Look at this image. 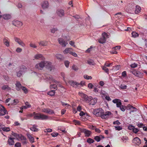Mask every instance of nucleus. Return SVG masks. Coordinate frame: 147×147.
Returning <instances> with one entry per match:
<instances>
[{
    "mask_svg": "<svg viewBox=\"0 0 147 147\" xmlns=\"http://www.w3.org/2000/svg\"><path fill=\"white\" fill-rule=\"evenodd\" d=\"M127 107L130 110V112H134L136 111L137 109L135 107L132 106L130 105H128L127 106Z\"/></svg>",
    "mask_w": 147,
    "mask_h": 147,
    "instance_id": "obj_27",
    "label": "nucleus"
},
{
    "mask_svg": "<svg viewBox=\"0 0 147 147\" xmlns=\"http://www.w3.org/2000/svg\"><path fill=\"white\" fill-rule=\"evenodd\" d=\"M34 119H41L42 120H46L49 119V117L47 115L40 113H36L34 112Z\"/></svg>",
    "mask_w": 147,
    "mask_h": 147,
    "instance_id": "obj_1",
    "label": "nucleus"
},
{
    "mask_svg": "<svg viewBox=\"0 0 147 147\" xmlns=\"http://www.w3.org/2000/svg\"><path fill=\"white\" fill-rule=\"evenodd\" d=\"M18 44L22 47H24L25 45V43L22 40L19 42Z\"/></svg>",
    "mask_w": 147,
    "mask_h": 147,
    "instance_id": "obj_50",
    "label": "nucleus"
},
{
    "mask_svg": "<svg viewBox=\"0 0 147 147\" xmlns=\"http://www.w3.org/2000/svg\"><path fill=\"white\" fill-rule=\"evenodd\" d=\"M137 65H138L137 64L134 63L131 64V65H130V66L131 68H134L136 67L137 66Z\"/></svg>",
    "mask_w": 147,
    "mask_h": 147,
    "instance_id": "obj_51",
    "label": "nucleus"
},
{
    "mask_svg": "<svg viewBox=\"0 0 147 147\" xmlns=\"http://www.w3.org/2000/svg\"><path fill=\"white\" fill-rule=\"evenodd\" d=\"M22 49L20 48V47H18L16 50V51L18 53H20L22 51Z\"/></svg>",
    "mask_w": 147,
    "mask_h": 147,
    "instance_id": "obj_61",
    "label": "nucleus"
},
{
    "mask_svg": "<svg viewBox=\"0 0 147 147\" xmlns=\"http://www.w3.org/2000/svg\"><path fill=\"white\" fill-rule=\"evenodd\" d=\"M30 46L31 47L35 48H36L37 47V46L35 44H34L32 43H31L30 44Z\"/></svg>",
    "mask_w": 147,
    "mask_h": 147,
    "instance_id": "obj_54",
    "label": "nucleus"
},
{
    "mask_svg": "<svg viewBox=\"0 0 147 147\" xmlns=\"http://www.w3.org/2000/svg\"><path fill=\"white\" fill-rule=\"evenodd\" d=\"M81 132L84 133L85 134V136L88 137L90 135L91 132V131L86 130V129H83L81 130Z\"/></svg>",
    "mask_w": 147,
    "mask_h": 147,
    "instance_id": "obj_20",
    "label": "nucleus"
},
{
    "mask_svg": "<svg viewBox=\"0 0 147 147\" xmlns=\"http://www.w3.org/2000/svg\"><path fill=\"white\" fill-rule=\"evenodd\" d=\"M119 88L121 89H126L127 88V86L125 84H121Z\"/></svg>",
    "mask_w": 147,
    "mask_h": 147,
    "instance_id": "obj_41",
    "label": "nucleus"
},
{
    "mask_svg": "<svg viewBox=\"0 0 147 147\" xmlns=\"http://www.w3.org/2000/svg\"><path fill=\"white\" fill-rule=\"evenodd\" d=\"M84 77L87 80L91 79L92 78L91 76H88L87 75H84Z\"/></svg>",
    "mask_w": 147,
    "mask_h": 147,
    "instance_id": "obj_44",
    "label": "nucleus"
},
{
    "mask_svg": "<svg viewBox=\"0 0 147 147\" xmlns=\"http://www.w3.org/2000/svg\"><path fill=\"white\" fill-rule=\"evenodd\" d=\"M18 138H19L22 141L23 144H25L27 143L26 138L21 134H20Z\"/></svg>",
    "mask_w": 147,
    "mask_h": 147,
    "instance_id": "obj_11",
    "label": "nucleus"
},
{
    "mask_svg": "<svg viewBox=\"0 0 147 147\" xmlns=\"http://www.w3.org/2000/svg\"><path fill=\"white\" fill-rule=\"evenodd\" d=\"M138 127H143L144 130L147 131V127L145 126V125L142 123L138 124Z\"/></svg>",
    "mask_w": 147,
    "mask_h": 147,
    "instance_id": "obj_33",
    "label": "nucleus"
},
{
    "mask_svg": "<svg viewBox=\"0 0 147 147\" xmlns=\"http://www.w3.org/2000/svg\"><path fill=\"white\" fill-rule=\"evenodd\" d=\"M87 63L90 65H95V63L94 61L92 59H89L87 61Z\"/></svg>",
    "mask_w": 147,
    "mask_h": 147,
    "instance_id": "obj_34",
    "label": "nucleus"
},
{
    "mask_svg": "<svg viewBox=\"0 0 147 147\" xmlns=\"http://www.w3.org/2000/svg\"><path fill=\"white\" fill-rule=\"evenodd\" d=\"M16 86V89L18 91H19L20 90L22 86V85L20 82L18 81H16L15 84Z\"/></svg>",
    "mask_w": 147,
    "mask_h": 147,
    "instance_id": "obj_25",
    "label": "nucleus"
},
{
    "mask_svg": "<svg viewBox=\"0 0 147 147\" xmlns=\"http://www.w3.org/2000/svg\"><path fill=\"white\" fill-rule=\"evenodd\" d=\"M7 112V111L5 107L1 105H0V116L4 115Z\"/></svg>",
    "mask_w": 147,
    "mask_h": 147,
    "instance_id": "obj_10",
    "label": "nucleus"
},
{
    "mask_svg": "<svg viewBox=\"0 0 147 147\" xmlns=\"http://www.w3.org/2000/svg\"><path fill=\"white\" fill-rule=\"evenodd\" d=\"M42 112L49 114L54 113L53 111L49 108H44L42 110Z\"/></svg>",
    "mask_w": 147,
    "mask_h": 147,
    "instance_id": "obj_16",
    "label": "nucleus"
},
{
    "mask_svg": "<svg viewBox=\"0 0 147 147\" xmlns=\"http://www.w3.org/2000/svg\"><path fill=\"white\" fill-rule=\"evenodd\" d=\"M119 107L120 108V110L123 111H124L126 109V107L125 106L121 105Z\"/></svg>",
    "mask_w": 147,
    "mask_h": 147,
    "instance_id": "obj_46",
    "label": "nucleus"
},
{
    "mask_svg": "<svg viewBox=\"0 0 147 147\" xmlns=\"http://www.w3.org/2000/svg\"><path fill=\"white\" fill-rule=\"evenodd\" d=\"M113 63H108L107 62H106L104 64V65H105V66H106L107 67H109L110 66H112L113 65Z\"/></svg>",
    "mask_w": 147,
    "mask_h": 147,
    "instance_id": "obj_55",
    "label": "nucleus"
},
{
    "mask_svg": "<svg viewBox=\"0 0 147 147\" xmlns=\"http://www.w3.org/2000/svg\"><path fill=\"white\" fill-rule=\"evenodd\" d=\"M78 94L84 99V100L86 102H89L92 99V97H88L86 94L82 92H79Z\"/></svg>",
    "mask_w": 147,
    "mask_h": 147,
    "instance_id": "obj_3",
    "label": "nucleus"
},
{
    "mask_svg": "<svg viewBox=\"0 0 147 147\" xmlns=\"http://www.w3.org/2000/svg\"><path fill=\"white\" fill-rule=\"evenodd\" d=\"M104 111L101 108L95 109L94 111V114L96 116L101 117Z\"/></svg>",
    "mask_w": 147,
    "mask_h": 147,
    "instance_id": "obj_4",
    "label": "nucleus"
},
{
    "mask_svg": "<svg viewBox=\"0 0 147 147\" xmlns=\"http://www.w3.org/2000/svg\"><path fill=\"white\" fill-rule=\"evenodd\" d=\"M47 79L49 80V81H50V83L53 82L55 84H57V83H58V81L55 80L52 78L51 76L50 75L48 76L47 77Z\"/></svg>",
    "mask_w": 147,
    "mask_h": 147,
    "instance_id": "obj_21",
    "label": "nucleus"
},
{
    "mask_svg": "<svg viewBox=\"0 0 147 147\" xmlns=\"http://www.w3.org/2000/svg\"><path fill=\"white\" fill-rule=\"evenodd\" d=\"M2 18L4 20H8L11 18V16L9 14H5L2 15Z\"/></svg>",
    "mask_w": 147,
    "mask_h": 147,
    "instance_id": "obj_31",
    "label": "nucleus"
},
{
    "mask_svg": "<svg viewBox=\"0 0 147 147\" xmlns=\"http://www.w3.org/2000/svg\"><path fill=\"white\" fill-rule=\"evenodd\" d=\"M21 144L19 142L16 143L15 145V147H21Z\"/></svg>",
    "mask_w": 147,
    "mask_h": 147,
    "instance_id": "obj_56",
    "label": "nucleus"
},
{
    "mask_svg": "<svg viewBox=\"0 0 147 147\" xmlns=\"http://www.w3.org/2000/svg\"><path fill=\"white\" fill-rule=\"evenodd\" d=\"M34 58L36 59H41L43 60L45 59V58L41 54H38L34 56Z\"/></svg>",
    "mask_w": 147,
    "mask_h": 147,
    "instance_id": "obj_24",
    "label": "nucleus"
},
{
    "mask_svg": "<svg viewBox=\"0 0 147 147\" xmlns=\"http://www.w3.org/2000/svg\"><path fill=\"white\" fill-rule=\"evenodd\" d=\"M58 134V133L55 132H53L51 134V136L53 137L57 136Z\"/></svg>",
    "mask_w": 147,
    "mask_h": 147,
    "instance_id": "obj_64",
    "label": "nucleus"
},
{
    "mask_svg": "<svg viewBox=\"0 0 147 147\" xmlns=\"http://www.w3.org/2000/svg\"><path fill=\"white\" fill-rule=\"evenodd\" d=\"M73 51V49L70 48H66L63 52L65 54H67L68 53L71 54L72 51Z\"/></svg>",
    "mask_w": 147,
    "mask_h": 147,
    "instance_id": "obj_19",
    "label": "nucleus"
},
{
    "mask_svg": "<svg viewBox=\"0 0 147 147\" xmlns=\"http://www.w3.org/2000/svg\"><path fill=\"white\" fill-rule=\"evenodd\" d=\"M12 24L18 27H20L23 25L22 23L18 20H14L12 22Z\"/></svg>",
    "mask_w": 147,
    "mask_h": 147,
    "instance_id": "obj_12",
    "label": "nucleus"
},
{
    "mask_svg": "<svg viewBox=\"0 0 147 147\" xmlns=\"http://www.w3.org/2000/svg\"><path fill=\"white\" fill-rule=\"evenodd\" d=\"M64 64L65 66L67 67H68L69 66V62L68 61H65L64 62Z\"/></svg>",
    "mask_w": 147,
    "mask_h": 147,
    "instance_id": "obj_53",
    "label": "nucleus"
},
{
    "mask_svg": "<svg viewBox=\"0 0 147 147\" xmlns=\"http://www.w3.org/2000/svg\"><path fill=\"white\" fill-rule=\"evenodd\" d=\"M132 73L135 76H138V73L137 71L135 69H132L131 71Z\"/></svg>",
    "mask_w": 147,
    "mask_h": 147,
    "instance_id": "obj_42",
    "label": "nucleus"
},
{
    "mask_svg": "<svg viewBox=\"0 0 147 147\" xmlns=\"http://www.w3.org/2000/svg\"><path fill=\"white\" fill-rule=\"evenodd\" d=\"M25 104L27 108H30L31 107V105L28 102H25Z\"/></svg>",
    "mask_w": 147,
    "mask_h": 147,
    "instance_id": "obj_60",
    "label": "nucleus"
},
{
    "mask_svg": "<svg viewBox=\"0 0 147 147\" xmlns=\"http://www.w3.org/2000/svg\"><path fill=\"white\" fill-rule=\"evenodd\" d=\"M11 134L14 136L16 137L17 138H18V137L19 136L20 134H18L17 133H14L13 132Z\"/></svg>",
    "mask_w": 147,
    "mask_h": 147,
    "instance_id": "obj_52",
    "label": "nucleus"
},
{
    "mask_svg": "<svg viewBox=\"0 0 147 147\" xmlns=\"http://www.w3.org/2000/svg\"><path fill=\"white\" fill-rule=\"evenodd\" d=\"M106 66L104 65L103 66H102L101 67L103 70H104L106 73H108L109 70L108 68L106 67Z\"/></svg>",
    "mask_w": 147,
    "mask_h": 147,
    "instance_id": "obj_37",
    "label": "nucleus"
},
{
    "mask_svg": "<svg viewBox=\"0 0 147 147\" xmlns=\"http://www.w3.org/2000/svg\"><path fill=\"white\" fill-rule=\"evenodd\" d=\"M3 42L4 44L7 47L10 45V41L7 38H4L3 39Z\"/></svg>",
    "mask_w": 147,
    "mask_h": 147,
    "instance_id": "obj_22",
    "label": "nucleus"
},
{
    "mask_svg": "<svg viewBox=\"0 0 147 147\" xmlns=\"http://www.w3.org/2000/svg\"><path fill=\"white\" fill-rule=\"evenodd\" d=\"M86 141L87 142L90 144L94 142V140L90 138L87 139Z\"/></svg>",
    "mask_w": 147,
    "mask_h": 147,
    "instance_id": "obj_38",
    "label": "nucleus"
},
{
    "mask_svg": "<svg viewBox=\"0 0 147 147\" xmlns=\"http://www.w3.org/2000/svg\"><path fill=\"white\" fill-rule=\"evenodd\" d=\"M58 29L57 28H53L51 30V33H54Z\"/></svg>",
    "mask_w": 147,
    "mask_h": 147,
    "instance_id": "obj_47",
    "label": "nucleus"
},
{
    "mask_svg": "<svg viewBox=\"0 0 147 147\" xmlns=\"http://www.w3.org/2000/svg\"><path fill=\"white\" fill-rule=\"evenodd\" d=\"M21 88L25 93L27 94L28 93V90L24 86L22 87Z\"/></svg>",
    "mask_w": 147,
    "mask_h": 147,
    "instance_id": "obj_43",
    "label": "nucleus"
},
{
    "mask_svg": "<svg viewBox=\"0 0 147 147\" xmlns=\"http://www.w3.org/2000/svg\"><path fill=\"white\" fill-rule=\"evenodd\" d=\"M19 102V101L18 99H14L13 100V105H16Z\"/></svg>",
    "mask_w": 147,
    "mask_h": 147,
    "instance_id": "obj_63",
    "label": "nucleus"
},
{
    "mask_svg": "<svg viewBox=\"0 0 147 147\" xmlns=\"http://www.w3.org/2000/svg\"><path fill=\"white\" fill-rule=\"evenodd\" d=\"M72 69L75 71H77L78 69V67L75 65H72Z\"/></svg>",
    "mask_w": 147,
    "mask_h": 147,
    "instance_id": "obj_45",
    "label": "nucleus"
},
{
    "mask_svg": "<svg viewBox=\"0 0 147 147\" xmlns=\"http://www.w3.org/2000/svg\"><path fill=\"white\" fill-rule=\"evenodd\" d=\"M111 114V113L110 111H107L105 112L104 114H102L101 116V118L102 119H106L108 118L109 115Z\"/></svg>",
    "mask_w": 147,
    "mask_h": 147,
    "instance_id": "obj_17",
    "label": "nucleus"
},
{
    "mask_svg": "<svg viewBox=\"0 0 147 147\" xmlns=\"http://www.w3.org/2000/svg\"><path fill=\"white\" fill-rule=\"evenodd\" d=\"M102 37L98 40V42L100 43L103 44L106 42V39L109 37L107 33L105 32L102 34Z\"/></svg>",
    "mask_w": 147,
    "mask_h": 147,
    "instance_id": "obj_2",
    "label": "nucleus"
},
{
    "mask_svg": "<svg viewBox=\"0 0 147 147\" xmlns=\"http://www.w3.org/2000/svg\"><path fill=\"white\" fill-rule=\"evenodd\" d=\"M38 126L37 125H34L32 127H31L30 129V130L32 131L35 132H37L38 131V129L37 128Z\"/></svg>",
    "mask_w": 147,
    "mask_h": 147,
    "instance_id": "obj_30",
    "label": "nucleus"
},
{
    "mask_svg": "<svg viewBox=\"0 0 147 147\" xmlns=\"http://www.w3.org/2000/svg\"><path fill=\"white\" fill-rule=\"evenodd\" d=\"M27 136L31 143H33L34 142V138L30 134H28Z\"/></svg>",
    "mask_w": 147,
    "mask_h": 147,
    "instance_id": "obj_28",
    "label": "nucleus"
},
{
    "mask_svg": "<svg viewBox=\"0 0 147 147\" xmlns=\"http://www.w3.org/2000/svg\"><path fill=\"white\" fill-rule=\"evenodd\" d=\"M48 41L46 40L40 41L38 42L39 45L42 46H46L48 45Z\"/></svg>",
    "mask_w": 147,
    "mask_h": 147,
    "instance_id": "obj_23",
    "label": "nucleus"
},
{
    "mask_svg": "<svg viewBox=\"0 0 147 147\" xmlns=\"http://www.w3.org/2000/svg\"><path fill=\"white\" fill-rule=\"evenodd\" d=\"M133 143L135 145H137L138 143V138L135 137V138L133 140Z\"/></svg>",
    "mask_w": 147,
    "mask_h": 147,
    "instance_id": "obj_36",
    "label": "nucleus"
},
{
    "mask_svg": "<svg viewBox=\"0 0 147 147\" xmlns=\"http://www.w3.org/2000/svg\"><path fill=\"white\" fill-rule=\"evenodd\" d=\"M90 101V105H94L97 102V99L96 98H94L93 99L92 97V99H91Z\"/></svg>",
    "mask_w": 147,
    "mask_h": 147,
    "instance_id": "obj_32",
    "label": "nucleus"
},
{
    "mask_svg": "<svg viewBox=\"0 0 147 147\" xmlns=\"http://www.w3.org/2000/svg\"><path fill=\"white\" fill-rule=\"evenodd\" d=\"M55 94V90H51V91H49L47 93L48 95H49L51 96H54Z\"/></svg>",
    "mask_w": 147,
    "mask_h": 147,
    "instance_id": "obj_35",
    "label": "nucleus"
},
{
    "mask_svg": "<svg viewBox=\"0 0 147 147\" xmlns=\"http://www.w3.org/2000/svg\"><path fill=\"white\" fill-rule=\"evenodd\" d=\"M73 122L75 125H79L80 124V122L79 121L74 120H73Z\"/></svg>",
    "mask_w": 147,
    "mask_h": 147,
    "instance_id": "obj_59",
    "label": "nucleus"
},
{
    "mask_svg": "<svg viewBox=\"0 0 147 147\" xmlns=\"http://www.w3.org/2000/svg\"><path fill=\"white\" fill-rule=\"evenodd\" d=\"M61 103L62 105L63 106H66V107H67V108L69 106H70V105L68 104H67V103H65V102H61Z\"/></svg>",
    "mask_w": 147,
    "mask_h": 147,
    "instance_id": "obj_62",
    "label": "nucleus"
},
{
    "mask_svg": "<svg viewBox=\"0 0 147 147\" xmlns=\"http://www.w3.org/2000/svg\"><path fill=\"white\" fill-rule=\"evenodd\" d=\"M112 102L115 104H116V106L117 107H119L120 106L122 105L121 101L118 99H115L113 100Z\"/></svg>",
    "mask_w": 147,
    "mask_h": 147,
    "instance_id": "obj_13",
    "label": "nucleus"
},
{
    "mask_svg": "<svg viewBox=\"0 0 147 147\" xmlns=\"http://www.w3.org/2000/svg\"><path fill=\"white\" fill-rule=\"evenodd\" d=\"M45 67L50 71H51L53 69L54 67L52 65V63L50 61H45Z\"/></svg>",
    "mask_w": 147,
    "mask_h": 147,
    "instance_id": "obj_7",
    "label": "nucleus"
},
{
    "mask_svg": "<svg viewBox=\"0 0 147 147\" xmlns=\"http://www.w3.org/2000/svg\"><path fill=\"white\" fill-rule=\"evenodd\" d=\"M2 130L4 131L8 132L10 130V129L9 127H5L2 125V126L0 129V131H1Z\"/></svg>",
    "mask_w": 147,
    "mask_h": 147,
    "instance_id": "obj_26",
    "label": "nucleus"
},
{
    "mask_svg": "<svg viewBox=\"0 0 147 147\" xmlns=\"http://www.w3.org/2000/svg\"><path fill=\"white\" fill-rule=\"evenodd\" d=\"M94 139L97 142H99L100 140V138L99 136H96L94 138Z\"/></svg>",
    "mask_w": 147,
    "mask_h": 147,
    "instance_id": "obj_48",
    "label": "nucleus"
},
{
    "mask_svg": "<svg viewBox=\"0 0 147 147\" xmlns=\"http://www.w3.org/2000/svg\"><path fill=\"white\" fill-rule=\"evenodd\" d=\"M14 39L15 41L16 42H17L18 44L19 43V42H20V41H21V40L20 38H18L16 37H15Z\"/></svg>",
    "mask_w": 147,
    "mask_h": 147,
    "instance_id": "obj_58",
    "label": "nucleus"
},
{
    "mask_svg": "<svg viewBox=\"0 0 147 147\" xmlns=\"http://www.w3.org/2000/svg\"><path fill=\"white\" fill-rule=\"evenodd\" d=\"M50 87L51 88H53L55 90H56L57 89V86L56 84H51L50 86Z\"/></svg>",
    "mask_w": 147,
    "mask_h": 147,
    "instance_id": "obj_39",
    "label": "nucleus"
},
{
    "mask_svg": "<svg viewBox=\"0 0 147 147\" xmlns=\"http://www.w3.org/2000/svg\"><path fill=\"white\" fill-rule=\"evenodd\" d=\"M45 61H42L35 65V67L38 69H42L45 67Z\"/></svg>",
    "mask_w": 147,
    "mask_h": 147,
    "instance_id": "obj_8",
    "label": "nucleus"
},
{
    "mask_svg": "<svg viewBox=\"0 0 147 147\" xmlns=\"http://www.w3.org/2000/svg\"><path fill=\"white\" fill-rule=\"evenodd\" d=\"M14 138H12L11 137H9L7 141V143L9 145L12 146L14 145Z\"/></svg>",
    "mask_w": 147,
    "mask_h": 147,
    "instance_id": "obj_18",
    "label": "nucleus"
},
{
    "mask_svg": "<svg viewBox=\"0 0 147 147\" xmlns=\"http://www.w3.org/2000/svg\"><path fill=\"white\" fill-rule=\"evenodd\" d=\"M41 5L43 9H46L49 7V3L48 1H44L42 3Z\"/></svg>",
    "mask_w": 147,
    "mask_h": 147,
    "instance_id": "obj_15",
    "label": "nucleus"
},
{
    "mask_svg": "<svg viewBox=\"0 0 147 147\" xmlns=\"http://www.w3.org/2000/svg\"><path fill=\"white\" fill-rule=\"evenodd\" d=\"M59 43L63 47H66L67 44V42L65 41L64 40L61 38H59L58 39Z\"/></svg>",
    "mask_w": 147,
    "mask_h": 147,
    "instance_id": "obj_9",
    "label": "nucleus"
},
{
    "mask_svg": "<svg viewBox=\"0 0 147 147\" xmlns=\"http://www.w3.org/2000/svg\"><path fill=\"white\" fill-rule=\"evenodd\" d=\"M56 14L60 17H62L64 15V11L61 9H58L56 11Z\"/></svg>",
    "mask_w": 147,
    "mask_h": 147,
    "instance_id": "obj_6",
    "label": "nucleus"
},
{
    "mask_svg": "<svg viewBox=\"0 0 147 147\" xmlns=\"http://www.w3.org/2000/svg\"><path fill=\"white\" fill-rule=\"evenodd\" d=\"M93 85L91 83H89L88 84V87L89 89H92L93 88Z\"/></svg>",
    "mask_w": 147,
    "mask_h": 147,
    "instance_id": "obj_57",
    "label": "nucleus"
},
{
    "mask_svg": "<svg viewBox=\"0 0 147 147\" xmlns=\"http://www.w3.org/2000/svg\"><path fill=\"white\" fill-rule=\"evenodd\" d=\"M69 84H70L72 86L75 87H80V83L77 82H76L72 80L69 81Z\"/></svg>",
    "mask_w": 147,
    "mask_h": 147,
    "instance_id": "obj_14",
    "label": "nucleus"
},
{
    "mask_svg": "<svg viewBox=\"0 0 147 147\" xmlns=\"http://www.w3.org/2000/svg\"><path fill=\"white\" fill-rule=\"evenodd\" d=\"M1 89L3 90L9 91L11 90V88L8 85H4L2 87Z\"/></svg>",
    "mask_w": 147,
    "mask_h": 147,
    "instance_id": "obj_29",
    "label": "nucleus"
},
{
    "mask_svg": "<svg viewBox=\"0 0 147 147\" xmlns=\"http://www.w3.org/2000/svg\"><path fill=\"white\" fill-rule=\"evenodd\" d=\"M115 127L116 130L119 131L121 130L122 129V127L119 126H115Z\"/></svg>",
    "mask_w": 147,
    "mask_h": 147,
    "instance_id": "obj_49",
    "label": "nucleus"
},
{
    "mask_svg": "<svg viewBox=\"0 0 147 147\" xmlns=\"http://www.w3.org/2000/svg\"><path fill=\"white\" fill-rule=\"evenodd\" d=\"M26 67L24 66H22L20 67V69L17 72V76L18 77H20L24 72L26 71Z\"/></svg>",
    "mask_w": 147,
    "mask_h": 147,
    "instance_id": "obj_5",
    "label": "nucleus"
},
{
    "mask_svg": "<svg viewBox=\"0 0 147 147\" xmlns=\"http://www.w3.org/2000/svg\"><path fill=\"white\" fill-rule=\"evenodd\" d=\"M132 36L134 38H136L138 36V33L135 32H133L131 33Z\"/></svg>",
    "mask_w": 147,
    "mask_h": 147,
    "instance_id": "obj_40",
    "label": "nucleus"
}]
</instances>
